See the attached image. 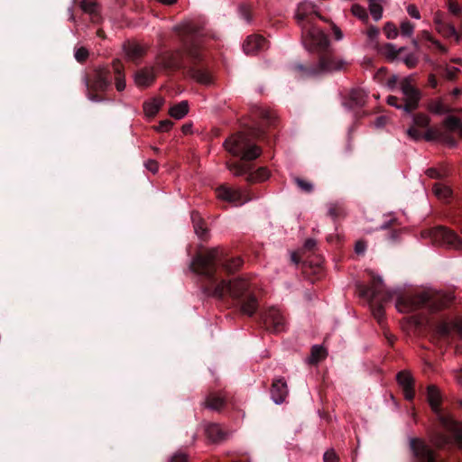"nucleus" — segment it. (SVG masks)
I'll use <instances>...</instances> for the list:
<instances>
[{"label":"nucleus","mask_w":462,"mask_h":462,"mask_svg":"<svg viewBox=\"0 0 462 462\" xmlns=\"http://www.w3.org/2000/svg\"><path fill=\"white\" fill-rule=\"evenodd\" d=\"M244 263L241 257H227L218 248L199 253L192 259L189 268L200 276L202 291L207 297L218 300H231L241 313L252 317L258 310L259 302L252 284L242 278L226 281L222 273L231 274Z\"/></svg>","instance_id":"obj_1"},{"label":"nucleus","mask_w":462,"mask_h":462,"mask_svg":"<svg viewBox=\"0 0 462 462\" xmlns=\"http://www.w3.org/2000/svg\"><path fill=\"white\" fill-rule=\"evenodd\" d=\"M314 17L324 20L318 6L310 1L298 4L294 18L301 29V41L305 49L317 55V61L310 64L294 63L293 70L300 78H315L326 73L346 70L349 62L337 57L330 47L328 36L314 23Z\"/></svg>","instance_id":"obj_2"},{"label":"nucleus","mask_w":462,"mask_h":462,"mask_svg":"<svg viewBox=\"0 0 462 462\" xmlns=\"http://www.w3.org/2000/svg\"><path fill=\"white\" fill-rule=\"evenodd\" d=\"M261 119L257 126L250 127L245 132H238L230 135L224 142V147L234 157L240 161L227 162L228 170L236 176L245 175V180L249 184L261 182L269 178V171L264 167H260L252 171V166L247 162L256 160L262 154V148L255 143L257 140H263L266 128L275 127L278 117L275 112L261 108L258 111Z\"/></svg>","instance_id":"obj_3"},{"label":"nucleus","mask_w":462,"mask_h":462,"mask_svg":"<svg viewBox=\"0 0 462 462\" xmlns=\"http://www.w3.org/2000/svg\"><path fill=\"white\" fill-rule=\"evenodd\" d=\"M182 44L183 51H165L159 53L155 58V67L165 73H171L182 67L183 53L186 52L192 62L189 68L190 77L198 83L210 85L213 77L205 64L201 62L199 49L203 36L200 25L187 22L175 26L174 28Z\"/></svg>","instance_id":"obj_4"},{"label":"nucleus","mask_w":462,"mask_h":462,"mask_svg":"<svg viewBox=\"0 0 462 462\" xmlns=\"http://www.w3.org/2000/svg\"><path fill=\"white\" fill-rule=\"evenodd\" d=\"M112 75L117 91L125 90L126 87L125 67L119 60L112 62V69L108 67H96L91 72L86 73L83 82L86 86L87 97L96 103L109 100L106 93L112 86Z\"/></svg>","instance_id":"obj_5"},{"label":"nucleus","mask_w":462,"mask_h":462,"mask_svg":"<svg viewBox=\"0 0 462 462\" xmlns=\"http://www.w3.org/2000/svg\"><path fill=\"white\" fill-rule=\"evenodd\" d=\"M452 297L444 296L431 291H421L413 295H407L401 298L396 304L399 311L409 312L413 311L425 305L432 310H439L445 307L450 302Z\"/></svg>","instance_id":"obj_6"},{"label":"nucleus","mask_w":462,"mask_h":462,"mask_svg":"<svg viewBox=\"0 0 462 462\" xmlns=\"http://www.w3.org/2000/svg\"><path fill=\"white\" fill-rule=\"evenodd\" d=\"M427 398L431 409L437 414L440 425L453 435L457 443H462V421L456 420L449 412L439 409L441 395L435 385L428 386Z\"/></svg>","instance_id":"obj_7"},{"label":"nucleus","mask_w":462,"mask_h":462,"mask_svg":"<svg viewBox=\"0 0 462 462\" xmlns=\"http://www.w3.org/2000/svg\"><path fill=\"white\" fill-rule=\"evenodd\" d=\"M421 237L430 239L432 244L444 246L448 249H462V241L453 231L444 227L437 226L421 232Z\"/></svg>","instance_id":"obj_8"},{"label":"nucleus","mask_w":462,"mask_h":462,"mask_svg":"<svg viewBox=\"0 0 462 462\" xmlns=\"http://www.w3.org/2000/svg\"><path fill=\"white\" fill-rule=\"evenodd\" d=\"M412 81V76H407L400 82V88L404 101L403 111L407 114L412 113L419 107L421 98V92L411 84Z\"/></svg>","instance_id":"obj_9"},{"label":"nucleus","mask_w":462,"mask_h":462,"mask_svg":"<svg viewBox=\"0 0 462 462\" xmlns=\"http://www.w3.org/2000/svg\"><path fill=\"white\" fill-rule=\"evenodd\" d=\"M216 195L217 199L235 206H242L254 199L248 191L244 192L241 189H233L226 184L217 187L216 189Z\"/></svg>","instance_id":"obj_10"},{"label":"nucleus","mask_w":462,"mask_h":462,"mask_svg":"<svg viewBox=\"0 0 462 462\" xmlns=\"http://www.w3.org/2000/svg\"><path fill=\"white\" fill-rule=\"evenodd\" d=\"M370 281L368 283L364 282H359L356 284V290L359 298L363 300L365 304H367L369 310L371 311L372 316L375 317V306H374V297H375V275L373 272H370Z\"/></svg>","instance_id":"obj_11"},{"label":"nucleus","mask_w":462,"mask_h":462,"mask_svg":"<svg viewBox=\"0 0 462 462\" xmlns=\"http://www.w3.org/2000/svg\"><path fill=\"white\" fill-rule=\"evenodd\" d=\"M410 448L418 462H442L420 439L410 438Z\"/></svg>","instance_id":"obj_12"},{"label":"nucleus","mask_w":462,"mask_h":462,"mask_svg":"<svg viewBox=\"0 0 462 462\" xmlns=\"http://www.w3.org/2000/svg\"><path fill=\"white\" fill-rule=\"evenodd\" d=\"M264 328L273 332L280 333L285 329V319L279 310L272 307L261 315Z\"/></svg>","instance_id":"obj_13"},{"label":"nucleus","mask_w":462,"mask_h":462,"mask_svg":"<svg viewBox=\"0 0 462 462\" xmlns=\"http://www.w3.org/2000/svg\"><path fill=\"white\" fill-rule=\"evenodd\" d=\"M367 100V93L363 88H352L343 94L342 105L354 110L362 107Z\"/></svg>","instance_id":"obj_14"},{"label":"nucleus","mask_w":462,"mask_h":462,"mask_svg":"<svg viewBox=\"0 0 462 462\" xmlns=\"http://www.w3.org/2000/svg\"><path fill=\"white\" fill-rule=\"evenodd\" d=\"M433 23L435 24V30L442 37H455L456 41L459 42L460 34L457 32L454 25L445 22L444 14L441 12H436L434 14Z\"/></svg>","instance_id":"obj_15"},{"label":"nucleus","mask_w":462,"mask_h":462,"mask_svg":"<svg viewBox=\"0 0 462 462\" xmlns=\"http://www.w3.org/2000/svg\"><path fill=\"white\" fill-rule=\"evenodd\" d=\"M396 379L398 384L403 392L406 400L414 398V379L409 371L403 370L397 374Z\"/></svg>","instance_id":"obj_16"},{"label":"nucleus","mask_w":462,"mask_h":462,"mask_svg":"<svg viewBox=\"0 0 462 462\" xmlns=\"http://www.w3.org/2000/svg\"><path fill=\"white\" fill-rule=\"evenodd\" d=\"M156 79L155 67H144L134 73V82L139 88H148Z\"/></svg>","instance_id":"obj_17"},{"label":"nucleus","mask_w":462,"mask_h":462,"mask_svg":"<svg viewBox=\"0 0 462 462\" xmlns=\"http://www.w3.org/2000/svg\"><path fill=\"white\" fill-rule=\"evenodd\" d=\"M267 41L261 35H250L243 44L244 51L246 54H256L268 48Z\"/></svg>","instance_id":"obj_18"},{"label":"nucleus","mask_w":462,"mask_h":462,"mask_svg":"<svg viewBox=\"0 0 462 462\" xmlns=\"http://www.w3.org/2000/svg\"><path fill=\"white\" fill-rule=\"evenodd\" d=\"M123 47L127 59L135 64L139 63L146 54V49L138 42L127 41Z\"/></svg>","instance_id":"obj_19"},{"label":"nucleus","mask_w":462,"mask_h":462,"mask_svg":"<svg viewBox=\"0 0 462 462\" xmlns=\"http://www.w3.org/2000/svg\"><path fill=\"white\" fill-rule=\"evenodd\" d=\"M288 390L286 382L283 379H276L273 382L271 388L272 399L275 403L280 404L283 402L287 396Z\"/></svg>","instance_id":"obj_20"},{"label":"nucleus","mask_w":462,"mask_h":462,"mask_svg":"<svg viewBox=\"0 0 462 462\" xmlns=\"http://www.w3.org/2000/svg\"><path fill=\"white\" fill-rule=\"evenodd\" d=\"M204 431L208 439L213 443L225 439L226 435L217 423L213 422L207 423Z\"/></svg>","instance_id":"obj_21"},{"label":"nucleus","mask_w":462,"mask_h":462,"mask_svg":"<svg viewBox=\"0 0 462 462\" xmlns=\"http://www.w3.org/2000/svg\"><path fill=\"white\" fill-rule=\"evenodd\" d=\"M191 221L195 233L201 240H207L208 238V228L206 226L204 219L201 217L198 211L191 212Z\"/></svg>","instance_id":"obj_22"},{"label":"nucleus","mask_w":462,"mask_h":462,"mask_svg":"<svg viewBox=\"0 0 462 462\" xmlns=\"http://www.w3.org/2000/svg\"><path fill=\"white\" fill-rule=\"evenodd\" d=\"M404 50V47L397 49L396 46L392 43H385L377 49V51L380 52L388 61H394L398 59V55Z\"/></svg>","instance_id":"obj_23"},{"label":"nucleus","mask_w":462,"mask_h":462,"mask_svg":"<svg viewBox=\"0 0 462 462\" xmlns=\"http://www.w3.org/2000/svg\"><path fill=\"white\" fill-rule=\"evenodd\" d=\"M226 404V399L223 396L217 395L214 393H209L205 402L204 405L208 409L220 411Z\"/></svg>","instance_id":"obj_24"},{"label":"nucleus","mask_w":462,"mask_h":462,"mask_svg":"<svg viewBox=\"0 0 462 462\" xmlns=\"http://www.w3.org/2000/svg\"><path fill=\"white\" fill-rule=\"evenodd\" d=\"M164 99L162 97H155L151 101H146L143 103V111L145 115L149 117H153L159 112V110L163 106Z\"/></svg>","instance_id":"obj_25"},{"label":"nucleus","mask_w":462,"mask_h":462,"mask_svg":"<svg viewBox=\"0 0 462 462\" xmlns=\"http://www.w3.org/2000/svg\"><path fill=\"white\" fill-rule=\"evenodd\" d=\"M189 112V103L184 100L181 101L170 108L169 114L171 117L175 119H181L184 117Z\"/></svg>","instance_id":"obj_26"},{"label":"nucleus","mask_w":462,"mask_h":462,"mask_svg":"<svg viewBox=\"0 0 462 462\" xmlns=\"http://www.w3.org/2000/svg\"><path fill=\"white\" fill-rule=\"evenodd\" d=\"M345 215L346 212L342 204L336 202L329 203L328 205V216L330 217L333 220L344 217Z\"/></svg>","instance_id":"obj_27"},{"label":"nucleus","mask_w":462,"mask_h":462,"mask_svg":"<svg viewBox=\"0 0 462 462\" xmlns=\"http://www.w3.org/2000/svg\"><path fill=\"white\" fill-rule=\"evenodd\" d=\"M327 356L325 348L319 345H315L311 347L310 356L309 362L311 365H316L323 360Z\"/></svg>","instance_id":"obj_28"},{"label":"nucleus","mask_w":462,"mask_h":462,"mask_svg":"<svg viewBox=\"0 0 462 462\" xmlns=\"http://www.w3.org/2000/svg\"><path fill=\"white\" fill-rule=\"evenodd\" d=\"M351 13L354 16L358 18L363 23L368 24L369 14L365 7L359 4H354L351 7Z\"/></svg>","instance_id":"obj_29"},{"label":"nucleus","mask_w":462,"mask_h":462,"mask_svg":"<svg viewBox=\"0 0 462 462\" xmlns=\"http://www.w3.org/2000/svg\"><path fill=\"white\" fill-rule=\"evenodd\" d=\"M428 109L437 115H443L450 111V109L443 104L441 99L430 101L428 105Z\"/></svg>","instance_id":"obj_30"},{"label":"nucleus","mask_w":462,"mask_h":462,"mask_svg":"<svg viewBox=\"0 0 462 462\" xmlns=\"http://www.w3.org/2000/svg\"><path fill=\"white\" fill-rule=\"evenodd\" d=\"M433 192L439 199H446L451 195L449 187L441 183H436L433 186Z\"/></svg>","instance_id":"obj_31"},{"label":"nucleus","mask_w":462,"mask_h":462,"mask_svg":"<svg viewBox=\"0 0 462 462\" xmlns=\"http://www.w3.org/2000/svg\"><path fill=\"white\" fill-rule=\"evenodd\" d=\"M80 8L87 14H89L93 18L97 16V4L92 0H82L79 4Z\"/></svg>","instance_id":"obj_32"},{"label":"nucleus","mask_w":462,"mask_h":462,"mask_svg":"<svg viewBox=\"0 0 462 462\" xmlns=\"http://www.w3.org/2000/svg\"><path fill=\"white\" fill-rule=\"evenodd\" d=\"M443 125L448 131L455 132L462 125V123L457 117L454 116H448L444 119Z\"/></svg>","instance_id":"obj_33"},{"label":"nucleus","mask_w":462,"mask_h":462,"mask_svg":"<svg viewBox=\"0 0 462 462\" xmlns=\"http://www.w3.org/2000/svg\"><path fill=\"white\" fill-rule=\"evenodd\" d=\"M366 34V41L365 43V47L369 50L375 49V27L374 25H369L368 29L364 32Z\"/></svg>","instance_id":"obj_34"},{"label":"nucleus","mask_w":462,"mask_h":462,"mask_svg":"<svg viewBox=\"0 0 462 462\" xmlns=\"http://www.w3.org/2000/svg\"><path fill=\"white\" fill-rule=\"evenodd\" d=\"M293 182L301 191L305 193H311L314 189L313 184L302 178L294 177Z\"/></svg>","instance_id":"obj_35"},{"label":"nucleus","mask_w":462,"mask_h":462,"mask_svg":"<svg viewBox=\"0 0 462 462\" xmlns=\"http://www.w3.org/2000/svg\"><path fill=\"white\" fill-rule=\"evenodd\" d=\"M401 34L403 37H411L414 32V24L410 21H402L400 25Z\"/></svg>","instance_id":"obj_36"},{"label":"nucleus","mask_w":462,"mask_h":462,"mask_svg":"<svg viewBox=\"0 0 462 462\" xmlns=\"http://www.w3.org/2000/svg\"><path fill=\"white\" fill-rule=\"evenodd\" d=\"M168 462H189V455L182 450H177L168 457Z\"/></svg>","instance_id":"obj_37"},{"label":"nucleus","mask_w":462,"mask_h":462,"mask_svg":"<svg viewBox=\"0 0 462 462\" xmlns=\"http://www.w3.org/2000/svg\"><path fill=\"white\" fill-rule=\"evenodd\" d=\"M402 61L407 68L413 69L418 65L419 58L415 53L411 52L402 58Z\"/></svg>","instance_id":"obj_38"},{"label":"nucleus","mask_w":462,"mask_h":462,"mask_svg":"<svg viewBox=\"0 0 462 462\" xmlns=\"http://www.w3.org/2000/svg\"><path fill=\"white\" fill-rule=\"evenodd\" d=\"M413 123L415 125L426 127L430 124V117L425 114H418L413 116Z\"/></svg>","instance_id":"obj_39"},{"label":"nucleus","mask_w":462,"mask_h":462,"mask_svg":"<svg viewBox=\"0 0 462 462\" xmlns=\"http://www.w3.org/2000/svg\"><path fill=\"white\" fill-rule=\"evenodd\" d=\"M239 13L246 22L250 23L252 21L251 6L248 4H241L239 5Z\"/></svg>","instance_id":"obj_40"},{"label":"nucleus","mask_w":462,"mask_h":462,"mask_svg":"<svg viewBox=\"0 0 462 462\" xmlns=\"http://www.w3.org/2000/svg\"><path fill=\"white\" fill-rule=\"evenodd\" d=\"M449 438L442 433H437L433 438L432 441L434 445L439 448L443 447L444 445L449 443Z\"/></svg>","instance_id":"obj_41"},{"label":"nucleus","mask_w":462,"mask_h":462,"mask_svg":"<svg viewBox=\"0 0 462 462\" xmlns=\"http://www.w3.org/2000/svg\"><path fill=\"white\" fill-rule=\"evenodd\" d=\"M173 125L172 121L169 119L162 120L158 125L154 126L153 128L157 132H168Z\"/></svg>","instance_id":"obj_42"},{"label":"nucleus","mask_w":462,"mask_h":462,"mask_svg":"<svg viewBox=\"0 0 462 462\" xmlns=\"http://www.w3.org/2000/svg\"><path fill=\"white\" fill-rule=\"evenodd\" d=\"M362 66L365 69H370L371 70V74H372V78L375 79V70L374 69V59H373V57L365 56L364 58L363 62H362Z\"/></svg>","instance_id":"obj_43"},{"label":"nucleus","mask_w":462,"mask_h":462,"mask_svg":"<svg viewBox=\"0 0 462 462\" xmlns=\"http://www.w3.org/2000/svg\"><path fill=\"white\" fill-rule=\"evenodd\" d=\"M383 32L388 39H394L398 35V31L393 23H387Z\"/></svg>","instance_id":"obj_44"},{"label":"nucleus","mask_w":462,"mask_h":462,"mask_svg":"<svg viewBox=\"0 0 462 462\" xmlns=\"http://www.w3.org/2000/svg\"><path fill=\"white\" fill-rule=\"evenodd\" d=\"M88 57V51L84 48V47H80L79 48L78 50H76L75 51V59L79 61V62H84Z\"/></svg>","instance_id":"obj_45"},{"label":"nucleus","mask_w":462,"mask_h":462,"mask_svg":"<svg viewBox=\"0 0 462 462\" xmlns=\"http://www.w3.org/2000/svg\"><path fill=\"white\" fill-rule=\"evenodd\" d=\"M452 328H453V326H451L450 324L442 323L438 326L437 333L441 337H446L450 333Z\"/></svg>","instance_id":"obj_46"},{"label":"nucleus","mask_w":462,"mask_h":462,"mask_svg":"<svg viewBox=\"0 0 462 462\" xmlns=\"http://www.w3.org/2000/svg\"><path fill=\"white\" fill-rule=\"evenodd\" d=\"M447 5L448 9L451 14L457 15L462 13V8H460L458 4L456 3L454 0H448Z\"/></svg>","instance_id":"obj_47"},{"label":"nucleus","mask_w":462,"mask_h":462,"mask_svg":"<svg viewBox=\"0 0 462 462\" xmlns=\"http://www.w3.org/2000/svg\"><path fill=\"white\" fill-rule=\"evenodd\" d=\"M324 462H337L338 456L333 449L327 450L323 456Z\"/></svg>","instance_id":"obj_48"},{"label":"nucleus","mask_w":462,"mask_h":462,"mask_svg":"<svg viewBox=\"0 0 462 462\" xmlns=\"http://www.w3.org/2000/svg\"><path fill=\"white\" fill-rule=\"evenodd\" d=\"M439 136V133L437 130L433 128H429L424 134V139L427 141H433L438 139Z\"/></svg>","instance_id":"obj_49"},{"label":"nucleus","mask_w":462,"mask_h":462,"mask_svg":"<svg viewBox=\"0 0 462 462\" xmlns=\"http://www.w3.org/2000/svg\"><path fill=\"white\" fill-rule=\"evenodd\" d=\"M407 13L408 14L416 19V20H419L420 19V11L418 10V8L416 7V5H409L407 6Z\"/></svg>","instance_id":"obj_50"},{"label":"nucleus","mask_w":462,"mask_h":462,"mask_svg":"<svg viewBox=\"0 0 462 462\" xmlns=\"http://www.w3.org/2000/svg\"><path fill=\"white\" fill-rule=\"evenodd\" d=\"M366 249V245L364 241L359 240L356 243L355 252L357 255H362L365 254Z\"/></svg>","instance_id":"obj_51"},{"label":"nucleus","mask_w":462,"mask_h":462,"mask_svg":"<svg viewBox=\"0 0 462 462\" xmlns=\"http://www.w3.org/2000/svg\"><path fill=\"white\" fill-rule=\"evenodd\" d=\"M387 103L390 106H394V107H396L398 109H402L403 110V105L398 103V97H394V96L388 97Z\"/></svg>","instance_id":"obj_52"},{"label":"nucleus","mask_w":462,"mask_h":462,"mask_svg":"<svg viewBox=\"0 0 462 462\" xmlns=\"http://www.w3.org/2000/svg\"><path fill=\"white\" fill-rule=\"evenodd\" d=\"M145 166H146L147 170H149L150 171H152L153 173L157 172L158 169H159L158 162L154 160H149L145 163Z\"/></svg>","instance_id":"obj_53"},{"label":"nucleus","mask_w":462,"mask_h":462,"mask_svg":"<svg viewBox=\"0 0 462 462\" xmlns=\"http://www.w3.org/2000/svg\"><path fill=\"white\" fill-rule=\"evenodd\" d=\"M431 44L437 49L439 50L441 53H447L448 52V48L446 46H444L439 40L437 39H434L431 42Z\"/></svg>","instance_id":"obj_54"},{"label":"nucleus","mask_w":462,"mask_h":462,"mask_svg":"<svg viewBox=\"0 0 462 462\" xmlns=\"http://www.w3.org/2000/svg\"><path fill=\"white\" fill-rule=\"evenodd\" d=\"M407 134L408 135L412 138L413 140H420L421 138V135L419 133V131L417 129H415L414 127H411L407 130Z\"/></svg>","instance_id":"obj_55"},{"label":"nucleus","mask_w":462,"mask_h":462,"mask_svg":"<svg viewBox=\"0 0 462 462\" xmlns=\"http://www.w3.org/2000/svg\"><path fill=\"white\" fill-rule=\"evenodd\" d=\"M315 248H316V241L311 238L307 239L304 244V249L306 251H313Z\"/></svg>","instance_id":"obj_56"},{"label":"nucleus","mask_w":462,"mask_h":462,"mask_svg":"<svg viewBox=\"0 0 462 462\" xmlns=\"http://www.w3.org/2000/svg\"><path fill=\"white\" fill-rule=\"evenodd\" d=\"M458 69L457 68H448L446 69V78L448 79H453L456 77V73Z\"/></svg>","instance_id":"obj_57"},{"label":"nucleus","mask_w":462,"mask_h":462,"mask_svg":"<svg viewBox=\"0 0 462 462\" xmlns=\"http://www.w3.org/2000/svg\"><path fill=\"white\" fill-rule=\"evenodd\" d=\"M397 80H398V77L397 75H393L391 76V78L388 79L387 82H386V86L392 89L395 87L396 83H397Z\"/></svg>","instance_id":"obj_58"},{"label":"nucleus","mask_w":462,"mask_h":462,"mask_svg":"<svg viewBox=\"0 0 462 462\" xmlns=\"http://www.w3.org/2000/svg\"><path fill=\"white\" fill-rule=\"evenodd\" d=\"M421 37H422V39H423V40H425V41H427V42H430V43H431V42H432V41L435 39V38L432 36V34H431L430 32H428V31H422V32H421Z\"/></svg>","instance_id":"obj_59"},{"label":"nucleus","mask_w":462,"mask_h":462,"mask_svg":"<svg viewBox=\"0 0 462 462\" xmlns=\"http://www.w3.org/2000/svg\"><path fill=\"white\" fill-rule=\"evenodd\" d=\"M333 32L337 40H341L343 38L341 30L335 24L333 25Z\"/></svg>","instance_id":"obj_60"},{"label":"nucleus","mask_w":462,"mask_h":462,"mask_svg":"<svg viewBox=\"0 0 462 462\" xmlns=\"http://www.w3.org/2000/svg\"><path fill=\"white\" fill-rule=\"evenodd\" d=\"M368 2L370 14L375 19V0H368Z\"/></svg>","instance_id":"obj_61"},{"label":"nucleus","mask_w":462,"mask_h":462,"mask_svg":"<svg viewBox=\"0 0 462 462\" xmlns=\"http://www.w3.org/2000/svg\"><path fill=\"white\" fill-rule=\"evenodd\" d=\"M429 85L431 88H436L438 86V80H437L436 77L433 74H430L429 76Z\"/></svg>","instance_id":"obj_62"},{"label":"nucleus","mask_w":462,"mask_h":462,"mask_svg":"<svg viewBox=\"0 0 462 462\" xmlns=\"http://www.w3.org/2000/svg\"><path fill=\"white\" fill-rule=\"evenodd\" d=\"M395 218L393 217H390L389 220H387L386 222L383 223L381 226H380V228L382 229H386L390 224L395 222Z\"/></svg>","instance_id":"obj_63"},{"label":"nucleus","mask_w":462,"mask_h":462,"mask_svg":"<svg viewBox=\"0 0 462 462\" xmlns=\"http://www.w3.org/2000/svg\"><path fill=\"white\" fill-rule=\"evenodd\" d=\"M428 175L430 177V178H438L439 177V173L437 172L436 170L434 169H430L428 170Z\"/></svg>","instance_id":"obj_64"}]
</instances>
